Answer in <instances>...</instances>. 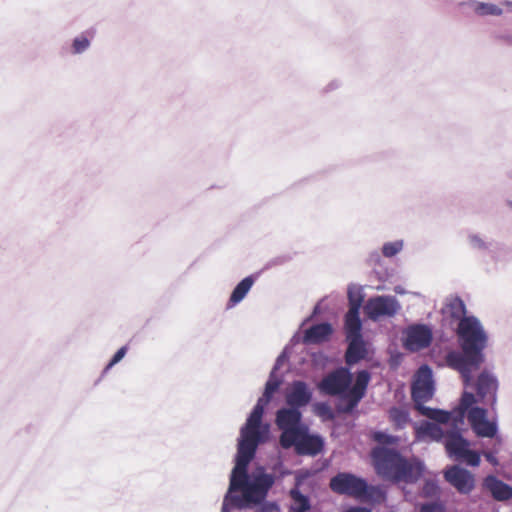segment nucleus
Instances as JSON below:
<instances>
[{
	"label": "nucleus",
	"instance_id": "obj_1",
	"mask_svg": "<svg viewBox=\"0 0 512 512\" xmlns=\"http://www.w3.org/2000/svg\"><path fill=\"white\" fill-rule=\"evenodd\" d=\"M457 336L462 352L452 351L447 354L449 367L460 372L463 384H471L472 372L484 362L483 350L487 346L488 337L480 321L474 317L462 318L457 327Z\"/></svg>",
	"mask_w": 512,
	"mask_h": 512
},
{
	"label": "nucleus",
	"instance_id": "obj_2",
	"mask_svg": "<svg viewBox=\"0 0 512 512\" xmlns=\"http://www.w3.org/2000/svg\"><path fill=\"white\" fill-rule=\"evenodd\" d=\"M370 379L371 375L367 370L358 371L351 386L352 374L348 368L340 367L325 375L317 387L324 395L339 396L344 402L340 411L350 413L365 396Z\"/></svg>",
	"mask_w": 512,
	"mask_h": 512
},
{
	"label": "nucleus",
	"instance_id": "obj_3",
	"mask_svg": "<svg viewBox=\"0 0 512 512\" xmlns=\"http://www.w3.org/2000/svg\"><path fill=\"white\" fill-rule=\"evenodd\" d=\"M371 457L376 473L394 483H414L422 475L420 463L407 460L394 449L375 447Z\"/></svg>",
	"mask_w": 512,
	"mask_h": 512
},
{
	"label": "nucleus",
	"instance_id": "obj_4",
	"mask_svg": "<svg viewBox=\"0 0 512 512\" xmlns=\"http://www.w3.org/2000/svg\"><path fill=\"white\" fill-rule=\"evenodd\" d=\"M279 441L280 445L285 449L294 447L299 455L315 456L324 447V442L320 436L309 435L304 428L300 431H289L284 435H280Z\"/></svg>",
	"mask_w": 512,
	"mask_h": 512
},
{
	"label": "nucleus",
	"instance_id": "obj_5",
	"mask_svg": "<svg viewBox=\"0 0 512 512\" xmlns=\"http://www.w3.org/2000/svg\"><path fill=\"white\" fill-rule=\"evenodd\" d=\"M329 487L338 495L359 499L365 491L366 480L352 473L340 472L330 479Z\"/></svg>",
	"mask_w": 512,
	"mask_h": 512
},
{
	"label": "nucleus",
	"instance_id": "obj_6",
	"mask_svg": "<svg viewBox=\"0 0 512 512\" xmlns=\"http://www.w3.org/2000/svg\"><path fill=\"white\" fill-rule=\"evenodd\" d=\"M399 309V302L394 296L371 297L364 306L365 314L374 321L382 317H393Z\"/></svg>",
	"mask_w": 512,
	"mask_h": 512
},
{
	"label": "nucleus",
	"instance_id": "obj_7",
	"mask_svg": "<svg viewBox=\"0 0 512 512\" xmlns=\"http://www.w3.org/2000/svg\"><path fill=\"white\" fill-rule=\"evenodd\" d=\"M411 395L418 411L419 407H425L423 403L432 398L433 382L431 370L428 366L425 365L419 368L416 380L412 385Z\"/></svg>",
	"mask_w": 512,
	"mask_h": 512
},
{
	"label": "nucleus",
	"instance_id": "obj_8",
	"mask_svg": "<svg viewBox=\"0 0 512 512\" xmlns=\"http://www.w3.org/2000/svg\"><path fill=\"white\" fill-rule=\"evenodd\" d=\"M433 338L432 330L424 324H414L407 328L404 346L407 350L416 352L427 348Z\"/></svg>",
	"mask_w": 512,
	"mask_h": 512
},
{
	"label": "nucleus",
	"instance_id": "obj_9",
	"mask_svg": "<svg viewBox=\"0 0 512 512\" xmlns=\"http://www.w3.org/2000/svg\"><path fill=\"white\" fill-rule=\"evenodd\" d=\"M467 418L477 436L492 438L496 435L497 425L495 422L487 420L486 409L473 407L468 411Z\"/></svg>",
	"mask_w": 512,
	"mask_h": 512
},
{
	"label": "nucleus",
	"instance_id": "obj_10",
	"mask_svg": "<svg viewBox=\"0 0 512 512\" xmlns=\"http://www.w3.org/2000/svg\"><path fill=\"white\" fill-rule=\"evenodd\" d=\"M444 477L461 494H469L475 487L474 475L457 465L448 468Z\"/></svg>",
	"mask_w": 512,
	"mask_h": 512
},
{
	"label": "nucleus",
	"instance_id": "obj_11",
	"mask_svg": "<svg viewBox=\"0 0 512 512\" xmlns=\"http://www.w3.org/2000/svg\"><path fill=\"white\" fill-rule=\"evenodd\" d=\"M474 388L480 401L489 404L493 408L498 390L496 377L488 371H483L477 377Z\"/></svg>",
	"mask_w": 512,
	"mask_h": 512
},
{
	"label": "nucleus",
	"instance_id": "obj_12",
	"mask_svg": "<svg viewBox=\"0 0 512 512\" xmlns=\"http://www.w3.org/2000/svg\"><path fill=\"white\" fill-rule=\"evenodd\" d=\"M301 412L296 408H282L277 411L276 425L282 430L281 435L289 431H300Z\"/></svg>",
	"mask_w": 512,
	"mask_h": 512
},
{
	"label": "nucleus",
	"instance_id": "obj_13",
	"mask_svg": "<svg viewBox=\"0 0 512 512\" xmlns=\"http://www.w3.org/2000/svg\"><path fill=\"white\" fill-rule=\"evenodd\" d=\"M310 400L311 393L302 381L294 382L291 391L286 395L287 404L296 409L307 405Z\"/></svg>",
	"mask_w": 512,
	"mask_h": 512
},
{
	"label": "nucleus",
	"instance_id": "obj_14",
	"mask_svg": "<svg viewBox=\"0 0 512 512\" xmlns=\"http://www.w3.org/2000/svg\"><path fill=\"white\" fill-rule=\"evenodd\" d=\"M469 447V442L464 439L459 432L448 433L445 437V448L448 455L454 460L459 461L461 456Z\"/></svg>",
	"mask_w": 512,
	"mask_h": 512
},
{
	"label": "nucleus",
	"instance_id": "obj_15",
	"mask_svg": "<svg viewBox=\"0 0 512 512\" xmlns=\"http://www.w3.org/2000/svg\"><path fill=\"white\" fill-rule=\"evenodd\" d=\"M333 328L329 323H320L311 326L304 332L303 342L305 344H320L329 340Z\"/></svg>",
	"mask_w": 512,
	"mask_h": 512
},
{
	"label": "nucleus",
	"instance_id": "obj_16",
	"mask_svg": "<svg viewBox=\"0 0 512 512\" xmlns=\"http://www.w3.org/2000/svg\"><path fill=\"white\" fill-rule=\"evenodd\" d=\"M484 486L498 501H505L512 497V488L495 476H487L484 480Z\"/></svg>",
	"mask_w": 512,
	"mask_h": 512
},
{
	"label": "nucleus",
	"instance_id": "obj_17",
	"mask_svg": "<svg viewBox=\"0 0 512 512\" xmlns=\"http://www.w3.org/2000/svg\"><path fill=\"white\" fill-rule=\"evenodd\" d=\"M347 340L349 344L345 353V361L348 365H354L366 357L367 349L362 336Z\"/></svg>",
	"mask_w": 512,
	"mask_h": 512
},
{
	"label": "nucleus",
	"instance_id": "obj_18",
	"mask_svg": "<svg viewBox=\"0 0 512 512\" xmlns=\"http://www.w3.org/2000/svg\"><path fill=\"white\" fill-rule=\"evenodd\" d=\"M344 328L347 339L362 336V323L359 317V304H356L354 308H349L345 315Z\"/></svg>",
	"mask_w": 512,
	"mask_h": 512
},
{
	"label": "nucleus",
	"instance_id": "obj_19",
	"mask_svg": "<svg viewBox=\"0 0 512 512\" xmlns=\"http://www.w3.org/2000/svg\"><path fill=\"white\" fill-rule=\"evenodd\" d=\"M258 444L249 441L239 439L238 449L236 455L237 469H243L244 466H248L251 460L254 458Z\"/></svg>",
	"mask_w": 512,
	"mask_h": 512
},
{
	"label": "nucleus",
	"instance_id": "obj_20",
	"mask_svg": "<svg viewBox=\"0 0 512 512\" xmlns=\"http://www.w3.org/2000/svg\"><path fill=\"white\" fill-rule=\"evenodd\" d=\"M476 402L475 395L471 392H464L460 399L459 406L454 410V426L462 424L464 421L465 413L469 411L472 405Z\"/></svg>",
	"mask_w": 512,
	"mask_h": 512
},
{
	"label": "nucleus",
	"instance_id": "obj_21",
	"mask_svg": "<svg viewBox=\"0 0 512 512\" xmlns=\"http://www.w3.org/2000/svg\"><path fill=\"white\" fill-rule=\"evenodd\" d=\"M291 504L289 512H307L311 508L310 500L303 495L297 488H293L289 492Z\"/></svg>",
	"mask_w": 512,
	"mask_h": 512
},
{
	"label": "nucleus",
	"instance_id": "obj_22",
	"mask_svg": "<svg viewBox=\"0 0 512 512\" xmlns=\"http://www.w3.org/2000/svg\"><path fill=\"white\" fill-rule=\"evenodd\" d=\"M253 283L254 279L251 276H248L244 278L242 281H240L238 285L234 288L230 296L229 306H234L240 301H242L246 294L251 289Z\"/></svg>",
	"mask_w": 512,
	"mask_h": 512
},
{
	"label": "nucleus",
	"instance_id": "obj_23",
	"mask_svg": "<svg viewBox=\"0 0 512 512\" xmlns=\"http://www.w3.org/2000/svg\"><path fill=\"white\" fill-rule=\"evenodd\" d=\"M419 412L422 415L428 417L429 419H432L441 424H446L450 420L454 421V417H455L454 411L448 412V411L429 408V407H419Z\"/></svg>",
	"mask_w": 512,
	"mask_h": 512
},
{
	"label": "nucleus",
	"instance_id": "obj_24",
	"mask_svg": "<svg viewBox=\"0 0 512 512\" xmlns=\"http://www.w3.org/2000/svg\"><path fill=\"white\" fill-rule=\"evenodd\" d=\"M358 500L380 504L385 502L386 492L380 486L369 485L366 482L365 491Z\"/></svg>",
	"mask_w": 512,
	"mask_h": 512
},
{
	"label": "nucleus",
	"instance_id": "obj_25",
	"mask_svg": "<svg viewBox=\"0 0 512 512\" xmlns=\"http://www.w3.org/2000/svg\"><path fill=\"white\" fill-rule=\"evenodd\" d=\"M247 467L244 466L243 469H237V462L235 463V467L232 470L231 478H230V486L229 491H237L242 490L243 487L248 482V474Z\"/></svg>",
	"mask_w": 512,
	"mask_h": 512
},
{
	"label": "nucleus",
	"instance_id": "obj_26",
	"mask_svg": "<svg viewBox=\"0 0 512 512\" xmlns=\"http://www.w3.org/2000/svg\"><path fill=\"white\" fill-rule=\"evenodd\" d=\"M243 494V498L248 503L258 504L260 503L266 496V493L262 491L258 486L253 482H247V484L241 490Z\"/></svg>",
	"mask_w": 512,
	"mask_h": 512
},
{
	"label": "nucleus",
	"instance_id": "obj_27",
	"mask_svg": "<svg viewBox=\"0 0 512 512\" xmlns=\"http://www.w3.org/2000/svg\"><path fill=\"white\" fill-rule=\"evenodd\" d=\"M447 313L452 319L461 320L466 317V306L460 297L451 298L446 304Z\"/></svg>",
	"mask_w": 512,
	"mask_h": 512
},
{
	"label": "nucleus",
	"instance_id": "obj_28",
	"mask_svg": "<svg viewBox=\"0 0 512 512\" xmlns=\"http://www.w3.org/2000/svg\"><path fill=\"white\" fill-rule=\"evenodd\" d=\"M389 419L396 428L405 427L410 420L408 411L399 407H393L389 410Z\"/></svg>",
	"mask_w": 512,
	"mask_h": 512
},
{
	"label": "nucleus",
	"instance_id": "obj_29",
	"mask_svg": "<svg viewBox=\"0 0 512 512\" xmlns=\"http://www.w3.org/2000/svg\"><path fill=\"white\" fill-rule=\"evenodd\" d=\"M240 439L249 442L255 441V443L259 445V443L262 441L260 426H253L246 423L241 428Z\"/></svg>",
	"mask_w": 512,
	"mask_h": 512
},
{
	"label": "nucleus",
	"instance_id": "obj_30",
	"mask_svg": "<svg viewBox=\"0 0 512 512\" xmlns=\"http://www.w3.org/2000/svg\"><path fill=\"white\" fill-rule=\"evenodd\" d=\"M265 405L263 399H258L246 423L253 426H261Z\"/></svg>",
	"mask_w": 512,
	"mask_h": 512
},
{
	"label": "nucleus",
	"instance_id": "obj_31",
	"mask_svg": "<svg viewBox=\"0 0 512 512\" xmlns=\"http://www.w3.org/2000/svg\"><path fill=\"white\" fill-rule=\"evenodd\" d=\"M280 381L273 378L272 376L266 382L264 393L262 397L259 399H263L264 404H268L273 396V394L278 390L280 386Z\"/></svg>",
	"mask_w": 512,
	"mask_h": 512
},
{
	"label": "nucleus",
	"instance_id": "obj_32",
	"mask_svg": "<svg viewBox=\"0 0 512 512\" xmlns=\"http://www.w3.org/2000/svg\"><path fill=\"white\" fill-rule=\"evenodd\" d=\"M475 11L479 15H501L502 9L494 4L479 3L477 4Z\"/></svg>",
	"mask_w": 512,
	"mask_h": 512
},
{
	"label": "nucleus",
	"instance_id": "obj_33",
	"mask_svg": "<svg viewBox=\"0 0 512 512\" xmlns=\"http://www.w3.org/2000/svg\"><path fill=\"white\" fill-rule=\"evenodd\" d=\"M252 482L267 494L268 490L272 487L274 480L271 475L264 473L255 477Z\"/></svg>",
	"mask_w": 512,
	"mask_h": 512
},
{
	"label": "nucleus",
	"instance_id": "obj_34",
	"mask_svg": "<svg viewBox=\"0 0 512 512\" xmlns=\"http://www.w3.org/2000/svg\"><path fill=\"white\" fill-rule=\"evenodd\" d=\"M89 45H90V41L88 40V38L84 35H81V36L75 38L73 41V44H72L73 53H75V54L82 53L89 47Z\"/></svg>",
	"mask_w": 512,
	"mask_h": 512
},
{
	"label": "nucleus",
	"instance_id": "obj_35",
	"mask_svg": "<svg viewBox=\"0 0 512 512\" xmlns=\"http://www.w3.org/2000/svg\"><path fill=\"white\" fill-rule=\"evenodd\" d=\"M402 249V242H389L384 244L382 248V253L385 257H392L400 252Z\"/></svg>",
	"mask_w": 512,
	"mask_h": 512
},
{
	"label": "nucleus",
	"instance_id": "obj_36",
	"mask_svg": "<svg viewBox=\"0 0 512 512\" xmlns=\"http://www.w3.org/2000/svg\"><path fill=\"white\" fill-rule=\"evenodd\" d=\"M459 461H464L470 466H478L480 464V455L468 448Z\"/></svg>",
	"mask_w": 512,
	"mask_h": 512
},
{
	"label": "nucleus",
	"instance_id": "obj_37",
	"mask_svg": "<svg viewBox=\"0 0 512 512\" xmlns=\"http://www.w3.org/2000/svg\"><path fill=\"white\" fill-rule=\"evenodd\" d=\"M424 432L435 440H440L443 437L442 429L435 423H427Z\"/></svg>",
	"mask_w": 512,
	"mask_h": 512
},
{
	"label": "nucleus",
	"instance_id": "obj_38",
	"mask_svg": "<svg viewBox=\"0 0 512 512\" xmlns=\"http://www.w3.org/2000/svg\"><path fill=\"white\" fill-rule=\"evenodd\" d=\"M439 493V487L434 481H426L422 488V495L424 497H434Z\"/></svg>",
	"mask_w": 512,
	"mask_h": 512
},
{
	"label": "nucleus",
	"instance_id": "obj_39",
	"mask_svg": "<svg viewBox=\"0 0 512 512\" xmlns=\"http://www.w3.org/2000/svg\"><path fill=\"white\" fill-rule=\"evenodd\" d=\"M349 308H354L356 304L361 307L363 298L359 291H354L352 288L348 290Z\"/></svg>",
	"mask_w": 512,
	"mask_h": 512
},
{
	"label": "nucleus",
	"instance_id": "obj_40",
	"mask_svg": "<svg viewBox=\"0 0 512 512\" xmlns=\"http://www.w3.org/2000/svg\"><path fill=\"white\" fill-rule=\"evenodd\" d=\"M374 440L380 444H394L396 443L397 438L383 432H376L374 434Z\"/></svg>",
	"mask_w": 512,
	"mask_h": 512
},
{
	"label": "nucleus",
	"instance_id": "obj_41",
	"mask_svg": "<svg viewBox=\"0 0 512 512\" xmlns=\"http://www.w3.org/2000/svg\"><path fill=\"white\" fill-rule=\"evenodd\" d=\"M420 512H444L443 506L438 502L422 504L419 509Z\"/></svg>",
	"mask_w": 512,
	"mask_h": 512
},
{
	"label": "nucleus",
	"instance_id": "obj_42",
	"mask_svg": "<svg viewBox=\"0 0 512 512\" xmlns=\"http://www.w3.org/2000/svg\"><path fill=\"white\" fill-rule=\"evenodd\" d=\"M127 352V347L123 346L121 347L115 354L114 356L112 357V359L110 360L109 364L107 365V369L111 368L112 366H114L116 363H118L120 360H122V358L125 356Z\"/></svg>",
	"mask_w": 512,
	"mask_h": 512
},
{
	"label": "nucleus",
	"instance_id": "obj_43",
	"mask_svg": "<svg viewBox=\"0 0 512 512\" xmlns=\"http://www.w3.org/2000/svg\"><path fill=\"white\" fill-rule=\"evenodd\" d=\"M346 512H371V510L364 507H352L348 509Z\"/></svg>",
	"mask_w": 512,
	"mask_h": 512
},
{
	"label": "nucleus",
	"instance_id": "obj_44",
	"mask_svg": "<svg viewBox=\"0 0 512 512\" xmlns=\"http://www.w3.org/2000/svg\"><path fill=\"white\" fill-rule=\"evenodd\" d=\"M485 457L490 463L497 464L496 458L491 453H486Z\"/></svg>",
	"mask_w": 512,
	"mask_h": 512
},
{
	"label": "nucleus",
	"instance_id": "obj_45",
	"mask_svg": "<svg viewBox=\"0 0 512 512\" xmlns=\"http://www.w3.org/2000/svg\"><path fill=\"white\" fill-rule=\"evenodd\" d=\"M222 510H223V512H227V511H226V504H225V503H224V505H223Z\"/></svg>",
	"mask_w": 512,
	"mask_h": 512
},
{
	"label": "nucleus",
	"instance_id": "obj_46",
	"mask_svg": "<svg viewBox=\"0 0 512 512\" xmlns=\"http://www.w3.org/2000/svg\"><path fill=\"white\" fill-rule=\"evenodd\" d=\"M505 40L508 41L509 43H512V41L509 37H506Z\"/></svg>",
	"mask_w": 512,
	"mask_h": 512
}]
</instances>
